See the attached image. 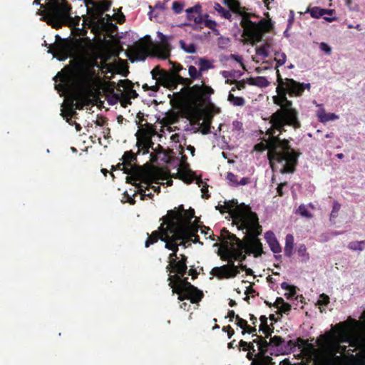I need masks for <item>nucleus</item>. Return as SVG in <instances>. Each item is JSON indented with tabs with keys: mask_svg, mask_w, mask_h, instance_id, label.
<instances>
[{
	"mask_svg": "<svg viewBox=\"0 0 365 365\" xmlns=\"http://www.w3.org/2000/svg\"><path fill=\"white\" fill-rule=\"evenodd\" d=\"M287 86L279 76V86L277 88V96H273V102L280 108L277 110L269 118L271 127L267 129L266 134L269 139L266 144L257 143L255 145L257 151L268 150L267 157L272 170H278L282 174L293 173L298 164L300 153L293 149L289 141L281 139L279 134L286 131L285 125L294 129L301 128L298 118V111L292 107V102L288 100L289 96H301L304 90H310L311 84L299 83L297 81L287 80Z\"/></svg>",
	"mask_w": 365,
	"mask_h": 365,
	"instance_id": "obj_1",
	"label": "nucleus"
},
{
	"mask_svg": "<svg viewBox=\"0 0 365 365\" xmlns=\"http://www.w3.org/2000/svg\"><path fill=\"white\" fill-rule=\"evenodd\" d=\"M248 233L247 235V243L241 244L240 247H228V245L222 246L219 249L217 255L222 260L232 259L233 262L239 261L243 262L247 255H254L255 257H258L263 253L262 244L257 238L261 234L262 227L260 229L246 230Z\"/></svg>",
	"mask_w": 365,
	"mask_h": 365,
	"instance_id": "obj_2",
	"label": "nucleus"
},
{
	"mask_svg": "<svg viewBox=\"0 0 365 365\" xmlns=\"http://www.w3.org/2000/svg\"><path fill=\"white\" fill-rule=\"evenodd\" d=\"M43 19L48 25L61 29L71 19V6L66 0H45Z\"/></svg>",
	"mask_w": 365,
	"mask_h": 365,
	"instance_id": "obj_3",
	"label": "nucleus"
},
{
	"mask_svg": "<svg viewBox=\"0 0 365 365\" xmlns=\"http://www.w3.org/2000/svg\"><path fill=\"white\" fill-rule=\"evenodd\" d=\"M222 207L231 215L233 222L237 225L238 230L261 228L258 222L257 214L252 212L250 207L245 204L238 205L237 201L232 200L225 202V205Z\"/></svg>",
	"mask_w": 365,
	"mask_h": 365,
	"instance_id": "obj_4",
	"label": "nucleus"
},
{
	"mask_svg": "<svg viewBox=\"0 0 365 365\" xmlns=\"http://www.w3.org/2000/svg\"><path fill=\"white\" fill-rule=\"evenodd\" d=\"M259 18V16L255 13L245 11L240 22L243 28L242 36L247 38L252 45H255L262 41L265 33L271 32L274 26L270 19H261L258 23L251 21V18Z\"/></svg>",
	"mask_w": 365,
	"mask_h": 365,
	"instance_id": "obj_5",
	"label": "nucleus"
},
{
	"mask_svg": "<svg viewBox=\"0 0 365 365\" xmlns=\"http://www.w3.org/2000/svg\"><path fill=\"white\" fill-rule=\"evenodd\" d=\"M170 63L172 65L170 72L160 69L159 66H155L151 71L153 79L158 81L163 86L170 90L176 89L179 84L184 85V88L189 87L192 84V81L180 75V72L185 71V68L177 62L170 61Z\"/></svg>",
	"mask_w": 365,
	"mask_h": 365,
	"instance_id": "obj_6",
	"label": "nucleus"
},
{
	"mask_svg": "<svg viewBox=\"0 0 365 365\" xmlns=\"http://www.w3.org/2000/svg\"><path fill=\"white\" fill-rule=\"evenodd\" d=\"M168 281V285L172 289L173 294H177L178 295V299L180 301L187 299L192 304H197L204 297L202 291L189 282L187 277H182L178 280L172 279Z\"/></svg>",
	"mask_w": 365,
	"mask_h": 365,
	"instance_id": "obj_7",
	"label": "nucleus"
},
{
	"mask_svg": "<svg viewBox=\"0 0 365 365\" xmlns=\"http://www.w3.org/2000/svg\"><path fill=\"white\" fill-rule=\"evenodd\" d=\"M132 182L138 188V192L140 195V200H145V197H148L152 199L153 194L152 192H146L147 190H150V186L154 182L153 176L147 171L145 170H137L130 177Z\"/></svg>",
	"mask_w": 365,
	"mask_h": 365,
	"instance_id": "obj_8",
	"label": "nucleus"
},
{
	"mask_svg": "<svg viewBox=\"0 0 365 365\" xmlns=\"http://www.w3.org/2000/svg\"><path fill=\"white\" fill-rule=\"evenodd\" d=\"M145 128L139 129L135 136L137 138L136 146L138 153L142 152L143 155L149 153L150 148H153L154 143L152 138L157 133L154 126L148 123H145Z\"/></svg>",
	"mask_w": 365,
	"mask_h": 365,
	"instance_id": "obj_9",
	"label": "nucleus"
},
{
	"mask_svg": "<svg viewBox=\"0 0 365 365\" xmlns=\"http://www.w3.org/2000/svg\"><path fill=\"white\" fill-rule=\"evenodd\" d=\"M167 230L169 232L168 240L164 241L165 242V247L173 252H178L179 245L177 242L181 239H185L189 235L183 226L176 222L167 225Z\"/></svg>",
	"mask_w": 365,
	"mask_h": 365,
	"instance_id": "obj_10",
	"label": "nucleus"
},
{
	"mask_svg": "<svg viewBox=\"0 0 365 365\" xmlns=\"http://www.w3.org/2000/svg\"><path fill=\"white\" fill-rule=\"evenodd\" d=\"M166 219L168 220V224L172 225L179 223L183 226L187 234H190V228L193 226L191 225V220L195 217V210L192 208L185 210L184 212H178L176 210H170L168 211Z\"/></svg>",
	"mask_w": 365,
	"mask_h": 365,
	"instance_id": "obj_11",
	"label": "nucleus"
},
{
	"mask_svg": "<svg viewBox=\"0 0 365 365\" xmlns=\"http://www.w3.org/2000/svg\"><path fill=\"white\" fill-rule=\"evenodd\" d=\"M266 336H257V338L253 339V342H255L258 346V353H257V359L253 362H251L250 365H275V362L273 361V359L266 355L268 352V349L271 346L269 341H267Z\"/></svg>",
	"mask_w": 365,
	"mask_h": 365,
	"instance_id": "obj_12",
	"label": "nucleus"
},
{
	"mask_svg": "<svg viewBox=\"0 0 365 365\" xmlns=\"http://www.w3.org/2000/svg\"><path fill=\"white\" fill-rule=\"evenodd\" d=\"M77 81L81 88L92 91L101 82V78L96 71H92L82 66L79 69Z\"/></svg>",
	"mask_w": 365,
	"mask_h": 365,
	"instance_id": "obj_13",
	"label": "nucleus"
},
{
	"mask_svg": "<svg viewBox=\"0 0 365 365\" xmlns=\"http://www.w3.org/2000/svg\"><path fill=\"white\" fill-rule=\"evenodd\" d=\"M186 19L187 23L185 26H189L195 30L201 29L202 26V9L200 3L185 9Z\"/></svg>",
	"mask_w": 365,
	"mask_h": 365,
	"instance_id": "obj_14",
	"label": "nucleus"
},
{
	"mask_svg": "<svg viewBox=\"0 0 365 365\" xmlns=\"http://www.w3.org/2000/svg\"><path fill=\"white\" fill-rule=\"evenodd\" d=\"M182 91L186 92L187 96L196 102L205 101L211 94L214 93V90L211 87L205 84L201 86H190L187 88H182Z\"/></svg>",
	"mask_w": 365,
	"mask_h": 365,
	"instance_id": "obj_15",
	"label": "nucleus"
},
{
	"mask_svg": "<svg viewBox=\"0 0 365 365\" xmlns=\"http://www.w3.org/2000/svg\"><path fill=\"white\" fill-rule=\"evenodd\" d=\"M56 38L58 41L54 45L49 46V52L59 61H64L71 56V46L67 40L61 39L59 36L57 35Z\"/></svg>",
	"mask_w": 365,
	"mask_h": 365,
	"instance_id": "obj_16",
	"label": "nucleus"
},
{
	"mask_svg": "<svg viewBox=\"0 0 365 365\" xmlns=\"http://www.w3.org/2000/svg\"><path fill=\"white\" fill-rule=\"evenodd\" d=\"M163 223L160 224L158 230L152 232L151 234L148 233V238L145 242V247H149L150 245L158 242L159 240L164 242L168 240V234L169 230H167V225H168V220L166 216L163 217Z\"/></svg>",
	"mask_w": 365,
	"mask_h": 365,
	"instance_id": "obj_17",
	"label": "nucleus"
},
{
	"mask_svg": "<svg viewBox=\"0 0 365 365\" xmlns=\"http://www.w3.org/2000/svg\"><path fill=\"white\" fill-rule=\"evenodd\" d=\"M165 269L170 273L168 281L172 279L178 280L187 273V266L178 260L173 262V264H168Z\"/></svg>",
	"mask_w": 365,
	"mask_h": 365,
	"instance_id": "obj_18",
	"label": "nucleus"
},
{
	"mask_svg": "<svg viewBox=\"0 0 365 365\" xmlns=\"http://www.w3.org/2000/svg\"><path fill=\"white\" fill-rule=\"evenodd\" d=\"M274 61H276V67H275V69L277 70V86L276 88V89L278 88L279 86V76H280V78H282V81H283V83H284V86H286V88H287V80H292V78H282L280 73H279V71L278 69V68L282 65H284L286 62V60H287V56L284 53H280L279 51H277L275 52L274 53ZM293 81H294L293 79Z\"/></svg>",
	"mask_w": 365,
	"mask_h": 365,
	"instance_id": "obj_19",
	"label": "nucleus"
},
{
	"mask_svg": "<svg viewBox=\"0 0 365 365\" xmlns=\"http://www.w3.org/2000/svg\"><path fill=\"white\" fill-rule=\"evenodd\" d=\"M221 237L223 240L230 241L229 247H232V245L240 247L241 244L247 243V236L243 240H240L235 235L230 232L226 228H223L221 230Z\"/></svg>",
	"mask_w": 365,
	"mask_h": 365,
	"instance_id": "obj_20",
	"label": "nucleus"
},
{
	"mask_svg": "<svg viewBox=\"0 0 365 365\" xmlns=\"http://www.w3.org/2000/svg\"><path fill=\"white\" fill-rule=\"evenodd\" d=\"M230 264H224L220 267H215L210 271V274L215 276L218 279H230Z\"/></svg>",
	"mask_w": 365,
	"mask_h": 365,
	"instance_id": "obj_21",
	"label": "nucleus"
},
{
	"mask_svg": "<svg viewBox=\"0 0 365 365\" xmlns=\"http://www.w3.org/2000/svg\"><path fill=\"white\" fill-rule=\"evenodd\" d=\"M158 36L160 40L161 45L158 46L157 50L161 52V56L163 58H167L170 56V51L168 38L160 32L158 33Z\"/></svg>",
	"mask_w": 365,
	"mask_h": 365,
	"instance_id": "obj_22",
	"label": "nucleus"
},
{
	"mask_svg": "<svg viewBox=\"0 0 365 365\" xmlns=\"http://www.w3.org/2000/svg\"><path fill=\"white\" fill-rule=\"evenodd\" d=\"M264 237L267 240V242L268 243L271 250L274 253H279L282 251L281 246L279 243L278 242L274 234L271 232L268 231L264 234Z\"/></svg>",
	"mask_w": 365,
	"mask_h": 365,
	"instance_id": "obj_23",
	"label": "nucleus"
},
{
	"mask_svg": "<svg viewBox=\"0 0 365 365\" xmlns=\"http://www.w3.org/2000/svg\"><path fill=\"white\" fill-rule=\"evenodd\" d=\"M130 51L138 58L144 59L147 53V48L142 42L137 41L130 48Z\"/></svg>",
	"mask_w": 365,
	"mask_h": 365,
	"instance_id": "obj_24",
	"label": "nucleus"
},
{
	"mask_svg": "<svg viewBox=\"0 0 365 365\" xmlns=\"http://www.w3.org/2000/svg\"><path fill=\"white\" fill-rule=\"evenodd\" d=\"M247 83L252 86H257L260 88H265L269 85V82L265 76L250 77L247 78Z\"/></svg>",
	"mask_w": 365,
	"mask_h": 365,
	"instance_id": "obj_25",
	"label": "nucleus"
},
{
	"mask_svg": "<svg viewBox=\"0 0 365 365\" xmlns=\"http://www.w3.org/2000/svg\"><path fill=\"white\" fill-rule=\"evenodd\" d=\"M261 324L259 326V331H262L266 338H269L273 333V329H271L267 324V318L266 316L262 315L259 317Z\"/></svg>",
	"mask_w": 365,
	"mask_h": 365,
	"instance_id": "obj_26",
	"label": "nucleus"
},
{
	"mask_svg": "<svg viewBox=\"0 0 365 365\" xmlns=\"http://www.w3.org/2000/svg\"><path fill=\"white\" fill-rule=\"evenodd\" d=\"M212 30L215 34L218 35L219 31L217 29V23L214 20L209 19L208 14H202V26Z\"/></svg>",
	"mask_w": 365,
	"mask_h": 365,
	"instance_id": "obj_27",
	"label": "nucleus"
},
{
	"mask_svg": "<svg viewBox=\"0 0 365 365\" xmlns=\"http://www.w3.org/2000/svg\"><path fill=\"white\" fill-rule=\"evenodd\" d=\"M294 237L291 234H288L285 238L284 255L291 257L293 254Z\"/></svg>",
	"mask_w": 365,
	"mask_h": 365,
	"instance_id": "obj_28",
	"label": "nucleus"
},
{
	"mask_svg": "<svg viewBox=\"0 0 365 365\" xmlns=\"http://www.w3.org/2000/svg\"><path fill=\"white\" fill-rule=\"evenodd\" d=\"M317 117L321 123L338 119V115L333 113H327L324 110L318 112Z\"/></svg>",
	"mask_w": 365,
	"mask_h": 365,
	"instance_id": "obj_29",
	"label": "nucleus"
},
{
	"mask_svg": "<svg viewBox=\"0 0 365 365\" xmlns=\"http://www.w3.org/2000/svg\"><path fill=\"white\" fill-rule=\"evenodd\" d=\"M225 83L230 84V85L235 84V86L232 87L231 89V92H232V91H235L236 89L242 90V89L245 88L247 81V78L242 79L241 81H237L235 79H233V80L227 79L225 81Z\"/></svg>",
	"mask_w": 365,
	"mask_h": 365,
	"instance_id": "obj_30",
	"label": "nucleus"
},
{
	"mask_svg": "<svg viewBox=\"0 0 365 365\" xmlns=\"http://www.w3.org/2000/svg\"><path fill=\"white\" fill-rule=\"evenodd\" d=\"M230 7L232 12L240 15L242 17L247 9L245 7L241 6L240 2L237 0H232Z\"/></svg>",
	"mask_w": 365,
	"mask_h": 365,
	"instance_id": "obj_31",
	"label": "nucleus"
},
{
	"mask_svg": "<svg viewBox=\"0 0 365 365\" xmlns=\"http://www.w3.org/2000/svg\"><path fill=\"white\" fill-rule=\"evenodd\" d=\"M122 159L123 163L128 166H132V162L136 160V155L132 150L124 153Z\"/></svg>",
	"mask_w": 365,
	"mask_h": 365,
	"instance_id": "obj_32",
	"label": "nucleus"
},
{
	"mask_svg": "<svg viewBox=\"0 0 365 365\" xmlns=\"http://www.w3.org/2000/svg\"><path fill=\"white\" fill-rule=\"evenodd\" d=\"M199 70L202 73L203 71H207L208 69L212 68L213 66L210 61L205 58H199Z\"/></svg>",
	"mask_w": 365,
	"mask_h": 365,
	"instance_id": "obj_33",
	"label": "nucleus"
},
{
	"mask_svg": "<svg viewBox=\"0 0 365 365\" xmlns=\"http://www.w3.org/2000/svg\"><path fill=\"white\" fill-rule=\"evenodd\" d=\"M227 100L235 106H242L245 103V101L242 97L235 96L231 91L228 95Z\"/></svg>",
	"mask_w": 365,
	"mask_h": 365,
	"instance_id": "obj_34",
	"label": "nucleus"
},
{
	"mask_svg": "<svg viewBox=\"0 0 365 365\" xmlns=\"http://www.w3.org/2000/svg\"><path fill=\"white\" fill-rule=\"evenodd\" d=\"M188 74L190 77V80L192 81L193 80L201 79L202 78V73L200 70H197L195 66H190L188 67Z\"/></svg>",
	"mask_w": 365,
	"mask_h": 365,
	"instance_id": "obj_35",
	"label": "nucleus"
},
{
	"mask_svg": "<svg viewBox=\"0 0 365 365\" xmlns=\"http://www.w3.org/2000/svg\"><path fill=\"white\" fill-rule=\"evenodd\" d=\"M180 48L187 53H195L196 52V46L195 43H186L185 41L180 40L179 41Z\"/></svg>",
	"mask_w": 365,
	"mask_h": 365,
	"instance_id": "obj_36",
	"label": "nucleus"
},
{
	"mask_svg": "<svg viewBox=\"0 0 365 365\" xmlns=\"http://www.w3.org/2000/svg\"><path fill=\"white\" fill-rule=\"evenodd\" d=\"M340 209L341 205L337 201H334L333 202L332 210L329 217L331 222L334 223L335 222V219L337 217Z\"/></svg>",
	"mask_w": 365,
	"mask_h": 365,
	"instance_id": "obj_37",
	"label": "nucleus"
},
{
	"mask_svg": "<svg viewBox=\"0 0 365 365\" xmlns=\"http://www.w3.org/2000/svg\"><path fill=\"white\" fill-rule=\"evenodd\" d=\"M178 174L180 178L187 184H190L193 181V173L191 171H180Z\"/></svg>",
	"mask_w": 365,
	"mask_h": 365,
	"instance_id": "obj_38",
	"label": "nucleus"
},
{
	"mask_svg": "<svg viewBox=\"0 0 365 365\" xmlns=\"http://www.w3.org/2000/svg\"><path fill=\"white\" fill-rule=\"evenodd\" d=\"M215 9L221 14L222 17H224L226 19L231 20L232 13L230 10L224 9L218 3L215 4Z\"/></svg>",
	"mask_w": 365,
	"mask_h": 365,
	"instance_id": "obj_39",
	"label": "nucleus"
},
{
	"mask_svg": "<svg viewBox=\"0 0 365 365\" xmlns=\"http://www.w3.org/2000/svg\"><path fill=\"white\" fill-rule=\"evenodd\" d=\"M270 339L269 344H271L272 346L279 347L284 345L285 341L280 336H274L273 337L269 336Z\"/></svg>",
	"mask_w": 365,
	"mask_h": 365,
	"instance_id": "obj_40",
	"label": "nucleus"
},
{
	"mask_svg": "<svg viewBox=\"0 0 365 365\" xmlns=\"http://www.w3.org/2000/svg\"><path fill=\"white\" fill-rule=\"evenodd\" d=\"M297 254L302 257V262H307L309 259V255L307 251V247L304 245H300L297 249Z\"/></svg>",
	"mask_w": 365,
	"mask_h": 365,
	"instance_id": "obj_41",
	"label": "nucleus"
},
{
	"mask_svg": "<svg viewBox=\"0 0 365 365\" xmlns=\"http://www.w3.org/2000/svg\"><path fill=\"white\" fill-rule=\"evenodd\" d=\"M225 261H227L229 262L230 264V278H234L237 276V274H240V269L238 265L235 264V262L232 259H225Z\"/></svg>",
	"mask_w": 365,
	"mask_h": 365,
	"instance_id": "obj_42",
	"label": "nucleus"
},
{
	"mask_svg": "<svg viewBox=\"0 0 365 365\" xmlns=\"http://www.w3.org/2000/svg\"><path fill=\"white\" fill-rule=\"evenodd\" d=\"M295 341L296 347H298L300 350H305L312 346V344L308 342V341L302 338L299 337Z\"/></svg>",
	"mask_w": 365,
	"mask_h": 365,
	"instance_id": "obj_43",
	"label": "nucleus"
},
{
	"mask_svg": "<svg viewBox=\"0 0 365 365\" xmlns=\"http://www.w3.org/2000/svg\"><path fill=\"white\" fill-rule=\"evenodd\" d=\"M108 58H106L101 62H100V66L98 69L101 71L103 73L107 74L108 73H110L113 71V66L110 63H107L106 61Z\"/></svg>",
	"mask_w": 365,
	"mask_h": 365,
	"instance_id": "obj_44",
	"label": "nucleus"
},
{
	"mask_svg": "<svg viewBox=\"0 0 365 365\" xmlns=\"http://www.w3.org/2000/svg\"><path fill=\"white\" fill-rule=\"evenodd\" d=\"M325 9H321L319 7H313L310 10V15L314 18H319L321 16H323L325 14L326 12Z\"/></svg>",
	"mask_w": 365,
	"mask_h": 365,
	"instance_id": "obj_45",
	"label": "nucleus"
},
{
	"mask_svg": "<svg viewBox=\"0 0 365 365\" xmlns=\"http://www.w3.org/2000/svg\"><path fill=\"white\" fill-rule=\"evenodd\" d=\"M75 100H76V103L72 104V108L74 107L73 110H75L76 109H78V110L83 109L86 105L85 99L80 97L79 96H76L75 98Z\"/></svg>",
	"mask_w": 365,
	"mask_h": 365,
	"instance_id": "obj_46",
	"label": "nucleus"
},
{
	"mask_svg": "<svg viewBox=\"0 0 365 365\" xmlns=\"http://www.w3.org/2000/svg\"><path fill=\"white\" fill-rule=\"evenodd\" d=\"M340 341L346 342V343L349 342V343H350V345L351 346H356V345H360V346H365V336L361 340L360 342L358 340H354V341L350 342L349 339H348L347 336H342Z\"/></svg>",
	"mask_w": 365,
	"mask_h": 365,
	"instance_id": "obj_47",
	"label": "nucleus"
},
{
	"mask_svg": "<svg viewBox=\"0 0 365 365\" xmlns=\"http://www.w3.org/2000/svg\"><path fill=\"white\" fill-rule=\"evenodd\" d=\"M185 7V4L181 1H175L172 5V9L174 13L179 14L182 12Z\"/></svg>",
	"mask_w": 365,
	"mask_h": 365,
	"instance_id": "obj_48",
	"label": "nucleus"
},
{
	"mask_svg": "<svg viewBox=\"0 0 365 365\" xmlns=\"http://www.w3.org/2000/svg\"><path fill=\"white\" fill-rule=\"evenodd\" d=\"M100 66V63L96 60V59H93V58H91V59H89L84 65L83 66L87 68H89L92 71H96V68H98Z\"/></svg>",
	"mask_w": 365,
	"mask_h": 365,
	"instance_id": "obj_49",
	"label": "nucleus"
},
{
	"mask_svg": "<svg viewBox=\"0 0 365 365\" xmlns=\"http://www.w3.org/2000/svg\"><path fill=\"white\" fill-rule=\"evenodd\" d=\"M201 233L204 234L206 238H210L212 241L216 240L215 236L213 234V232L207 227L202 226L201 227Z\"/></svg>",
	"mask_w": 365,
	"mask_h": 365,
	"instance_id": "obj_50",
	"label": "nucleus"
},
{
	"mask_svg": "<svg viewBox=\"0 0 365 365\" xmlns=\"http://www.w3.org/2000/svg\"><path fill=\"white\" fill-rule=\"evenodd\" d=\"M365 244V241L360 242H351L349 244L348 247L352 250H363V245Z\"/></svg>",
	"mask_w": 365,
	"mask_h": 365,
	"instance_id": "obj_51",
	"label": "nucleus"
},
{
	"mask_svg": "<svg viewBox=\"0 0 365 365\" xmlns=\"http://www.w3.org/2000/svg\"><path fill=\"white\" fill-rule=\"evenodd\" d=\"M242 73L240 71H223L222 72V75L224 78L229 79L228 78H235V77H240L242 76Z\"/></svg>",
	"mask_w": 365,
	"mask_h": 365,
	"instance_id": "obj_52",
	"label": "nucleus"
},
{
	"mask_svg": "<svg viewBox=\"0 0 365 365\" xmlns=\"http://www.w3.org/2000/svg\"><path fill=\"white\" fill-rule=\"evenodd\" d=\"M269 46L267 43L262 45V46L257 48L256 53L259 56H262L264 58H267L269 56L267 51V48Z\"/></svg>",
	"mask_w": 365,
	"mask_h": 365,
	"instance_id": "obj_53",
	"label": "nucleus"
},
{
	"mask_svg": "<svg viewBox=\"0 0 365 365\" xmlns=\"http://www.w3.org/2000/svg\"><path fill=\"white\" fill-rule=\"evenodd\" d=\"M197 232V228L192 227L190 228V234L186 238H190L192 240L193 243L200 242V237L196 234Z\"/></svg>",
	"mask_w": 365,
	"mask_h": 365,
	"instance_id": "obj_54",
	"label": "nucleus"
},
{
	"mask_svg": "<svg viewBox=\"0 0 365 365\" xmlns=\"http://www.w3.org/2000/svg\"><path fill=\"white\" fill-rule=\"evenodd\" d=\"M227 180L229 181L230 184L232 186L239 185L238 180H237V176L231 172L227 173Z\"/></svg>",
	"mask_w": 365,
	"mask_h": 365,
	"instance_id": "obj_55",
	"label": "nucleus"
},
{
	"mask_svg": "<svg viewBox=\"0 0 365 365\" xmlns=\"http://www.w3.org/2000/svg\"><path fill=\"white\" fill-rule=\"evenodd\" d=\"M256 331L257 329L255 327H252L247 324L245 328L242 331V334L245 335V333L252 334V336H255L257 338V336L258 335L256 334Z\"/></svg>",
	"mask_w": 365,
	"mask_h": 365,
	"instance_id": "obj_56",
	"label": "nucleus"
},
{
	"mask_svg": "<svg viewBox=\"0 0 365 365\" xmlns=\"http://www.w3.org/2000/svg\"><path fill=\"white\" fill-rule=\"evenodd\" d=\"M77 113L76 110H73V108L70 110H68L65 115H63V117L66 118V120L67 123H68L70 125H73V121L71 120V118L76 115Z\"/></svg>",
	"mask_w": 365,
	"mask_h": 365,
	"instance_id": "obj_57",
	"label": "nucleus"
},
{
	"mask_svg": "<svg viewBox=\"0 0 365 365\" xmlns=\"http://www.w3.org/2000/svg\"><path fill=\"white\" fill-rule=\"evenodd\" d=\"M250 345H251L250 344V342H247V341L241 339L237 346L240 351H247L249 349Z\"/></svg>",
	"mask_w": 365,
	"mask_h": 365,
	"instance_id": "obj_58",
	"label": "nucleus"
},
{
	"mask_svg": "<svg viewBox=\"0 0 365 365\" xmlns=\"http://www.w3.org/2000/svg\"><path fill=\"white\" fill-rule=\"evenodd\" d=\"M329 303V297L325 294H320L319 299L318 301V304L319 305L327 306Z\"/></svg>",
	"mask_w": 365,
	"mask_h": 365,
	"instance_id": "obj_59",
	"label": "nucleus"
},
{
	"mask_svg": "<svg viewBox=\"0 0 365 365\" xmlns=\"http://www.w3.org/2000/svg\"><path fill=\"white\" fill-rule=\"evenodd\" d=\"M292 309V306L290 304L287 302H284L280 307L279 308V311L280 313L288 314Z\"/></svg>",
	"mask_w": 365,
	"mask_h": 365,
	"instance_id": "obj_60",
	"label": "nucleus"
},
{
	"mask_svg": "<svg viewBox=\"0 0 365 365\" xmlns=\"http://www.w3.org/2000/svg\"><path fill=\"white\" fill-rule=\"evenodd\" d=\"M236 324L240 327L242 330L245 328L247 324V322L241 318L239 315L236 316Z\"/></svg>",
	"mask_w": 365,
	"mask_h": 365,
	"instance_id": "obj_61",
	"label": "nucleus"
},
{
	"mask_svg": "<svg viewBox=\"0 0 365 365\" xmlns=\"http://www.w3.org/2000/svg\"><path fill=\"white\" fill-rule=\"evenodd\" d=\"M296 341L289 340L284 345L285 349L289 351H294L296 349Z\"/></svg>",
	"mask_w": 365,
	"mask_h": 365,
	"instance_id": "obj_62",
	"label": "nucleus"
},
{
	"mask_svg": "<svg viewBox=\"0 0 365 365\" xmlns=\"http://www.w3.org/2000/svg\"><path fill=\"white\" fill-rule=\"evenodd\" d=\"M299 211L300 214L302 216H304V217H312L311 214L309 213V212L308 211V210L307 209V207L304 205H301L299 207Z\"/></svg>",
	"mask_w": 365,
	"mask_h": 365,
	"instance_id": "obj_63",
	"label": "nucleus"
},
{
	"mask_svg": "<svg viewBox=\"0 0 365 365\" xmlns=\"http://www.w3.org/2000/svg\"><path fill=\"white\" fill-rule=\"evenodd\" d=\"M356 364L357 365H365V352L357 356Z\"/></svg>",
	"mask_w": 365,
	"mask_h": 365,
	"instance_id": "obj_64",
	"label": "nucleus"
}]
</instances>
